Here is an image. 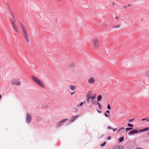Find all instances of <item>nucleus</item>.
I'll return each mask as SVG.
<instances>
[{"instance_id": "obj_1", "label": "nucleus", "mask_w": 149, "mask_h": 149, "mask_svg": "<svg viewBox=\"0 0 149 149\" xmlns=\"http://www.w3.org/2000/svg\"><path fill=\"white\" fill-rule=\"evenodd\" d=\"M96 94L92 95L91 91H89L86 94V100L87 102L89 103L91 102L92 104L96 105L97 102L95 100L96 98Z\"/></svg>"}, {"instance_id": "obj_2", "label": "nucleus", "mask_w": 149, "mask_h": 149, "mask_svg": "<svg viewBox=\"0 0 149 149\" xmlns=\"http://www.w3.org/2000/svg\"><path fill=\"white\" fill-rule=\"evenodd\" d=\"M19 24L25 40L27 42H29L30 40L29 36L26 28L21 22H20Z\"/></svg>"}, {"instance_id": "obj_3", "label": "nucleus", "mask_w": 149, "mask_h": 149, "mask_svg": "<svg viewBox=\"0 0 149 149\" xmlns=\"http://www.w3.org/2000/svg\"><path fill=\"white\" fill-rule=\"evenodd\" d=\"M9 12H10V16H11V17H12V19H10V20H11V21L12 22V23H11L12 25L13 26V28L14 30L15 31V32L17 33H19L18 30V29H17V28L16 26L15 25V21H16L15 18L14 17V15L13 14L12 11L10 10Z\"/></svg>"}, {"instance_id": "obj_4", "label": "nucleus", "mask_w": 149, "mask_h": 149, "mask_svg": "<svg viewBox=\"0 0 149 149\" xmlns=\"http://www.w3.org/2000/svg\"><path fill=\"white\" fill-rule=\"evenodd\" d=\"M32 80L39 86L43 88H45V86L43 82L41 80L34 76H31Z\"/></svg>"}, {"instance_id": "obj_5", "label": "nucleus", "mask_w": 149, "mask_h": 149, "mask_svg": "<svg viewBox=\"0 0 149 149\" xmlns=\"http://www.w3.org/2000/svg\"><path fill=\"white\" fill-rule=\"evenodd\" d=\"M92 42L94 48L96 50L98 49L99 47V43L98 38H93L92 40Z\"/></svg>"}, {"instance_id": "obj_6", "label": "nucleus", "mask_w": 149, "mask_h": 149, "mask_svg": "<svg viewBox=\"0 0 149 149\" xmlns=\"http://www.w3.org/2000/svg\"><path fill=\"white\" fill-rule=\"evenodd\" d=\"M11 83L13 85L17 86L21 84L20 80L19 79H12L11 81Z\"/></svg>"}, {"instance_id": "obj_7", "label": "nucleus", "mask_w": 149, "mask_h": 149, "mask_svg": "<svg viewBox=\"0 0 149 149\" xmlns=\"http://www.w3.org/2000/svg\"><path fill=\"white\" fill-rule=\"evenodd\" d=\"M68 120V118H64L61 120V121L58 122L56 124V126L57 127H59L63 124V122H65L66 120Z\"/></svg>"}, {"instance_id": "obj_8", "label": "nucleus", "mask_w": 149, "mask_h": 149, "mask_svg": "<svg viewBox=\"0 0 149 149\" xmlns=\"http://www.w3.org/2000/svg\"><path fill=\"white\" fill-rule=\"evenodd\" d=\"M26 120L28 123H29L31 121L32 118L31 117L29 113H28L27 114L26 116Z\"/></svg>"}, {"instance_id": "obj_9", "label": "nucleus", "mask_w": 149, "mask_h": 149, "mask_svg": "<svg viewBox=\"0 0 149 149\" xmlns=\"http://www.w3.org/2000/svg\"><path fill=\"white\" fill-rule=\"evenodd\" d=\"M95 80L94 78H91L88 80V82L90 84H93L95 82Z\"/></svg>"}, {"instance_id": "obj_10", "label": "nucleus", "mask_w": 149, "mask_h": 149, "mask_svg": "<svg viewBox=\"0 0 149 149\" xmlns=\"http://www.w3.org/2000/svg\"><path fill=\"white\" fill-rule=\"evenodd\" d=\"M79 115H77L76 116H72L70 120L69 121L70 123L72 122H73L76 119L79 117Z\"/></svg>"}, {"instance_id": "obj_11", "label": "nucleus", "mask_w": 149, "mask_h": 149, "mask_svg": "<svg viewBox=\"0 0 149 149\" xmlns=\"http://www.w3.org/2000/svg\"><path fill=\"white\" fill-rule=\"evenodd\" d=\"M138 131L136 130H134L130 131L128 134V135H130L136 133L138 132Z\"/></svg>"}, {"instance_id": "obj_12", "label": "nucleus", "mask_w": 149, "mask_h": 149, "mask_svg": "<svg viewBox=\"0 0 149 149\" xmlns=\"http://www.w3.org/2000/svg\"><path fill=\"white\" fill-rule=\"evenodd\" d=\"M149 130V127H147L145 128H144L143 129L139 131V132H144L148 130Z\"/></svg>"}, {"instance_id": "obj_13", "label": "nucleus", "mask_w": 149, "mask_h": 149, "mask_svg": "<svg viewBox=\"0 0 149 149\" xmlns=\"http://www.w3.org/2000/svg\"><path fill=\"white\" fill-rule=\"evenodd\" d=\"M113 149H123V147L122 146H120L114 147Z\"/></svg>"}, {"instance_id": "obj_14", "label": "nucleus", "mask_w": 149, "mask_h": 149, "mask_svg": "<svg viewBox=\"0 0 149 149\" xmlns=\"http://www.w3.org/2000/svg\"><path fill=\"white\" fill-rule=\"evenodd\" d=\"M102 99V97L101 95H100L97 97V101H100Z\"/></svg>"}, {"instance_id": "obj_15", "label": "nucleus", "mask_w": 149, "mask_h": 149, "mask_svg": "<svg viewBox=\"0 0 149 149\" xmlns=\"http://www.w3.org/2000/svg\"><path fill=\"white\" fill-rule=\"evenodd\" d=\"M70 88L71 90H74L75 89V87L73 85L70 86Z\"/></svg>"}, {"instance_id": "obj_16", "label": "nucleus", "mask_w": 149, "mask_h": 149, "mask_svg": "<svg viewBox=\"0 0 149 149\" xmlns=\"http://www.w3.org/2000/svg\"><path fill=\"white\" fill-rule=\"evenodd\" d=\"M145 76L147 78L149 77V70L146 74Z\"/></svg>"}, {"instance_id": "obj_17", "label": "nucleus", "mask_w": 149, "mask_h": 149, "mask_svg": "<svg viewBox=\"0 0 149 149\" xmlns=\"http://www.w3.org/2000/svg\"><path fill=\"white\" fill-rule=\"evenodd\" d=\"M124 140V137H122L120 138L119 139V142H122Z\"/></svg>"}, {"instance_id": "obj_18", "label": "nucleus", "mask_w": 149, "mask_h": 149, "mask_svg": "<svg viewBox=\"0 0 149 149\" xmlns=\"http://www.w3.org/2000/svg\"><path fill=\"white\" fill-rule=\"evenodd\" d=\"M133 127H128V128H127L126 130V131H127L128 130H130L132 129H133Z\"/></svg>"}, {"instance_id": "obj_19", "label": "nucleus", "mask_w": 149, "mask_h": 149, "mask_svg": "<svg viewBox=\"0 0 149 149\" xmlns=\"http://www.w3.org/2000/svg\"><path fill=\"white\" fill-rule=\"evenodd\" d=\"M106 144V142H104L103 144H101L100 145V146H104Z\"/></svg>"}, {"instance_id": "obj_20", "label": "nucleus", "mask_w": 149, "mask_h": 149, "mask_svg": "<svg viewBox=\"0 0 149 149\" xmlns=\"http://www.w3.org/2000/svg\"><path fill=\"white\" fill-rule=\"evenodd\" d=\"M97 104H98V106H99V108L100 109H101V104H100V103L98 102H97Z\"/></svg>"}, {"instance_id": "obj_21", "label": "nucleus", "mask_w": 149, "mask_h": 149, "mask_svg": "<svg viewBox=\"0 0 149 149\" xmlns=\"http://www.w3.org/2000/svg\"><path fill=\"white\" fill-rule=\"evenodd\" d=\"M107 109L109 110L111 109V107L110 106V105H109V104H108V106H107Z\"/></svg>"}, {"instance_id": "obj_22", "label": "nucleus", "mask_w": 149, "mask_h": 149, "mask_svg": "<svg viewBox=\"0 0 149 149\" xmlns=\"http://www.w3.org/2000/svg\"><path fill=\"white\" fill-rule=\"evenodd\" d=\"M120 25L118 24L117 26L114 27V28H120Z\"/></svg>"}, {"instance_id": "obj_23", "label": "nucleus", "mask_w": 149, "mask_h": 149, "mask_svg": "<svg viewBox=\"0 0 149 149\" xmlns=\"http://www.w3.org/2000/svg\"><path fill=\"white\" fill-rule=\"evenodd\" d=\"M127 125L129 127H133V126L132 125V124H130V123H128L127 124Z\"/></svg>"}, {"instance_id": "obj_24", "label": "nucleus", "mask_w": 149, "mask_h": 149, "mask_svg": "<svg viewBox=\"0 0 149 149\" xmlns=\"http://www.w3.org/2000/svg\"><path fill=\"white\" fill-rule=\"evenodd\" d=\"M83 103L82 102H81L80 104H79V105H78V106L79 107V106H81L83 105Z\"/></svg>"}, {"instance_id": "obj_25", "label": "nucleus", "mask_w": 149, "mask_h": 149, "mask_svg": "<svg viewBox=\"0 0 149 149\" xmlns=\"http://www.w3.org/2000/svg\"><path fill=\"white\" fill-rule=\"evenodd\" d=\"M104 115H105V116L106 117H108V116L107 114L106 113H104Z\"/></svg>"}, {"instance_id": "obj_26", "label": "nucleus", "mask_w": 149, "mask_h": 149, "mask_svg": "<svg viewBox=\"0 0 149 149\" xmlns=\"http://www.w3.org/2000/svg\"><path fill=\"white\" fill-rule=\"evenodd\" d=\"M134 120V119H130V120H129V122H132V121L133 120Z\"/></svg>"}, {"instance_id": "obj_27", "label": "nucleus", "mask_w": 149, "mask_h": 149, "mask_svg": "<svg viewBox=\"0 0 149 149\" xmlns=\"http://www.w3.org/2000/svg\"><path fill=\"white\" fill-rule=\"evenodd\" d=\"M107 128L109 129H112V127L110 126H108V127H107Z\"/></svg>"}, {"instance_id": "obj_28", "label": "nucleus", "mask_w": 149, "mask_h": 149, "mask_svg": "<svg viewBox=\"0 0 149 149\" xmlns=\"http://www.w3.org/2000/svg\"><path fill=\"white\" fill-rule=\"evenodd\" d=\"M111 4L112 6H114L115 5V3L113 2H112L111 3Z\"/></svg>"}, {"instance_id": "obj_29", "label": "nucleus", "mask_w": 149, "mask_h": 149, "mask_svg": "<svg viewBox=\"0 0 149 149\" xmlns=\"http://www.w3.org/2000/svg\"><path fill=\"white\" fill-rule=\"evenodd\" d=\"M111 139V137H110V136H108V137H107V139H108V140H110Z\"/></svg>"}, {"instance_id": "obj_30", "label": "nucleus", "mask_w": 149, "mask_h": 149, "mask_svg": "<svg viewBox=\"0 0 149 149\" xmlns=\"http://www.w3.org/2000/svg\"><path fill=\"white\" fill-rule=\"evenodd\" d=\"M97 111L99 113H101V111H99L97 109Z\"/></svg>"}, {"instance_id": "obj_31", "label": "nucleus", "mask_w": 149, "mask_h": 149, "mask_svg": "<svg viewBox=\"0 0 149 149\" xmlns=\"http://www.w3.org/2000/svg\"><path fill=\"white\" fill-rule=\"evenodd\" d=\"M122 129H124V128H121L120 129L118 130V132H119L120 130H122Z\"/></svg>"}, {"instance_id": "obj_32", "label": "nucleus", "mask_w": 149, "mask_h": 149, "mask_svg": "<svg viewBox=\"0 0 149 149\" xmlns=\"http://www.w3.org/2000/svg\"><path fill=\"white\" fill-rule=\"evenodd\" d=\"M116 128H114L113 129V132L115 131L116 130Z\"/></svg>"}, {"instance_id": "obj_33", "label": "nucleus", "mask_w": 149, "mask_h": 149, "mask_svg": "<svg viewBox=\"0 0 149 149\" xmlns=\"http://www.w3.org/2000/svg\"><path fill=\"white\" fill-rule=\"evenodd\" d=\"M135 149H143L142 148H136Z\"/></svg>"}, {"instance_id": "obj_34", "label": "nucleus", "mask_w": 149, "mask_h": 149, "mask_svg": "<svg viewBox=\"0 0 149 149\" xmlns=\"http://www.w3.org/2000/svg\"><path fill=\"white\" fill-rule=\"evenodd\" d=\"M146 121L147 122H149V119L146 118Z\"/></svg>"}, {"instance_id": "obj_35", "label": "nucleus", "mask_w": 149, "mask_h": 149, "mask_svg": "<svg viewBox=\"0 0 149 149\" xmlns=\"http://www.w3.org/2000/svg\"><path fill=\"white\" fill-rule=\"evenodd\" d=\"M146 119H142L141 120L142 121H144V120H146Z\"/></svg>"}, {"instance_id": "obj_36", "label": "nucleus", "mask_w": 149, "mask_h": 149, "mask_svg": "<svg viewBox=\"0 0 149 149\" xmlns=\"http://www.w3.org/2000/svg\"><path fill=\"white\" fill-rule=\"evenodd\" d=\"M106 112L108 113H109L110 112V111H109L107 110Z\"/></svg>"}, {"instance_id": "obj_37", "label": "nucleus", "mask_w": 149, "mask_h": 149, "mask_svg": "<svg viewBox=\"0 0 149 149\" xmlns=\"http://www.w3.org/2000/svg\"><path fill=\"white\" fill-rule=\"evenodd\" d=\"M74 93V92H73V93H70V94L71 95H73V94Z\"/></svg>"}, {"instance_id": "obj_38", "label": "nucleus", "mask_w": 149, "mask_h": 149, "mask_svg": "<svg viewBox=\"0 0 149 149\" xmlns=\"http://www.w3.org/2000/svg\"><path fill=\"white\" fill-rule=\"evenodd\" d=\"M60 2L61 1V0H58Z\"/></svg>"}, {"instance_id": "obj_39", "label": "nucleus", "mask_w": 149, "mask_h": 149, "mask_svg": "<svg viewBox=\"0 0 149 149\" xmlns=\"http://www.w3.org/2000/svg\"><path fill=\"white\" fill-rule=\"evenodd\" d=\"M148 134L149 136V132L148 133Z\"/></svg>"}]
</instances>
